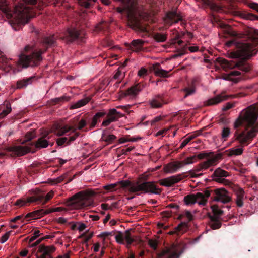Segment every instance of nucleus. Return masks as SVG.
Masks as SVG:
<instances>
[{"label": "nucleus", "mask_w": 258, "mask_h": 258, "mask_svg": "<svg viewBox=\"0 0 258 258\" xmlns=\"http://www.w3.org/2000/svg\"><path fill=\"white\" fill-rule=\"evenodd\" d=\"M34 48V46L30 45H27L24 47V50L19 55V58L16 62L17 67L25 69L28 67H36L40 64L43 60L42 54L46 50H35L30 54H27L33 50Z\"/></svg>", "instance_id": "1"}, {"label": "nucleus", "mask_w": 258, "mask_h": 258, "mask_svg": "<svg viewBox=\"0 0 258 258\" xmlns=\"http://www.w3.org/2000/svg\"><path fill=\"white\" fill-rule=\"evenodd\" d=\"M95 194L92 190L81 191L67 200L66 204L71 210H79L91 206Z\"/></svg>", "instance_id": "2"}, {"label": "nucleus", "mask_w": 258, "mask_h": 258, "mask_svg": "<svg viewBox=\"0 0 258 258\" xmlns=\"http://www.w3.org/2000/svg\"><path fill=\"white\" fill-rule=\"evenodd\" d=\"M116 11L122 13L123 11L126 10L127 13V25L136 31L146 32L148 31L147 26L143 25L140 22L139 18L137 17V7L136 5L131 3L127 7L122 9L116 8Z\"/></svg>", "instance_id": "3"}, {"label": "nucleus", "mask_w": 258, "mask_h": 258, "mask_svg": "<svg viewBox=\"0 0 258 258\" xmlns=\"http://www.w3.org/2000/svg\"><path fill=\"white\" fill-rule=\"evenodd\" d=\"M242 46V49L231 52L229 54L228 57L231 58H241V60L235 63V68H237L239 70L247 73L251 69V66L245 61V59L249 56L250 45L248 44H245Z\"/></svg>", "instance_id": "4"}, {"label": "nucleus", "mask_w": 258, "mask_h": 258, "mask_svg": "<svg viewBox=\"0 0 258 258\" xmlns=\"http://www.w3.org/2000/svg\"><path fill=\"white\" fill-rule=\"evenodd\" d=\"M135 230L131 228L124 232H118L115 238L118 243L125 245L127 248H130L132 244H141L142 242L139 236L135 233Z\"/></svg>", "instance_id": "5"}, {"label": "nucleus", "mask_w": 258, "mask_h": 258, "mask_svg": "<svg viewBox=\"0 0 258 258\" xmlns=\"http://www.w3.org/2000/svg\"><path fill=\"white\" fill-rule=\"evenodd\" d=\"M130 192H137L141 191L143 193L160 194L162 192L161 189L158 188L155 182L148 181L140 183L137 182L133 183L128 188Z\"/></svg>", "instance_id": "6"}, {"label": "nucleus", "mask_w": 258, "mask_h": 258, "mask_svg": "<svg viewBox=\"0 0 258 258\" xmlns=\"http://www.w3.org/2000/svg\"><path fill=\"white\" fill-rule=\"evenodd\" d=\"M258 132V124L253 126L250 130L245 132L243 131L238 135L235 140H237L241 145H245L247 142L251 140Z\"/></svg>", "instance_id": "7"}, {"label": "nucleus", "mask_w": 258, "mask_h": 258, "mask_svg": "<svg viewBox=\"0 0 258 258\" xmlns=\"http://www.w3.org/2000/svg\"><path fill=\"white\" fill-rule=\"evenodd\" d=\"M215 196L213 197V201H220L225 204L231 201V197L229 192L224 188H217L213 190Z\"/></svg>", "instance_id": "8"}, {"label": "nucleus", "mask_w": 258, "mask_h": 258, "mask_svg": "<svg viewBox=\"0 0 258 258\" xmlns=\"http://www.w3.org/2000/svg\"><path fill=\"white\" fill-rule=\"evenodd\" d=\"M243 117L244 121L247 123V126L246 129H247L248 127L252 126L255 122L258 117V114L256 113L255 108L251 106L247 108Z\"/></svg>", "instance_id": "9"}, {"label": "nucleus", "mask_w": 258, "mask_h": 258, "mask_svg": "<svg viewBox=\"0 0 258 258\" xmlns=\"http://www.w3.org/2000/svg\"><path fill=\"white\" fill-rule=\"evenodd\" d=\"M184 173L177 174L176 175L172 176L167 178L160 179L159 183L162 186L166 187L172 186L175 184L179 182L182 179L188 177V175H183Z\"/></svg>", "instance_id": "10"}, {"label": "nucleus", "mask_w": 258, "mask_h": 258, "mask_svg": "<svg viewBox=\"0 0 258 258\" xmlns=\"http://www.w3.org/2000/svg\"><path fill=\"white\" fill-rule=\"evenodd\" d=\"M84 38L85 34L83 31L72 28L67 30V36L64 39L67 42H72L77 40L83 41Z\"/></svg>", "instance_id": "11"}, {"label": "nucleus", "mask_w": 258, "mask_h": 258, "mask_svg": "<svg viewBox=\"0 0 258 258\" xmlns=\"http://www.w3.org/2000/svg\"><path fill=\"white\" fill-rule=\"evenodd\" d=\"M164 24L166 26H170L174 23L182 20V17L179 13L176 12H169L167 13L165 17L163 18Z\"/></svg>", "instance_id": "12"}, {"label": "nucleus", "mask_w": 258, "mask_h": 258, "mask_svg": "<svg viewBox=\"0 0 258 258\" xmlns=\"http://www.w3.org/2000/svg\"><path fill=\"white\" fill-rule=\"evenodd\" d=\"M221 155L219 154L212 158L207 159L205 161L199 163L196 166L197 168V171L199 172L202 171L207 169L211 166L216 165L217 161L221 159Z\"/></svg>", "instance_id": "13"}, {"label": "nucleus", "mask_w": 258, "mask_h": 258, "mask_svg": "<svg viewBox=\"0 0 258 258\" xmlns=\"http://www.w3.org/2000/svg\"><path fill=\"white\" fill-rule=\"evenodd\" d=\"M211 209L213 215H211L210 213L208 214V216L210 220L216 222V226L221 225L220 219V216L223 214V211L216 204L211 206Z\"/></svg>", "instance_id": "14"}, {"label": "nucleus", "mask_w": 258, "mask_h": 258, "mask_svg": "<svg viewBox=\"0 0 258 258\" xmlns=\"http://www.w3.org/2000/svg\"><path fill=\"white\" fill-rule=\"evenodd\" d=\"M49 212H45L43 209L38 210L32 212L28 213L22 220L23 223L22 226L24 225L30 224L31 222H27V221H31V220L37 219L39 218L43 215L48 214Z\"/></svg>", "instance_id": "15"}, {"label": "nucleus", "mask_w": 258, "mask_h": 258, "mask_svg": "<svg viewBox=\"0 0 258 258\" xmlns=\"http://www.w3.org/2000/svg\"><path fill=\"white\" fill-rule=\"evenodd\" d=\"M7 150L13 152L17 156H22L29 153L31 148L28 146H14L7 148Z\"/></svg>", "instance_id": "16"}, {"label": "nucleus", "mask_w": 258, "mask_h": 258, "mask_svg": "<svg viewBox=\"0 0 258 258\" xmlns=\"http://www.w3.org/2000/svg\"><path fill=\"white\" fill-rule=\"evenodd\" d=\"M183 251L181 246L175 243L172 244L166 250V253L168 254V258H179Z\"/></svg>", "instance_id": "17"}, {"label": "nucleus", "mask_w": 258, "mask_h": 258, "mask_svg": "<svg viewBox=\"0 0 258 258\" xmlns=\"http://www.w3.org/2000/svg\"><path fill=\"white\" fill-rule=\"evenodd\" d=\"M141 90V85L137 84L125 90L123 93V96L124 97H129L132 99L136 98Z\"/></svg>", "instance_id": "18"}, {"label": "nucleus", "mask_w": 258, "mask_h": 258, "mask_svg": "<svg viewBox=\"0 0 258 258\" xmlns=\"http://www.w3.org/2000/svg\"><path fill=\"white\" fill-rule=\"evenodd\" d=\"M182 167L183 163L181 161H173L164 165L163 171L165 173H174Z\"/></svg>", "instance_id": "19"}, {"label": "nucleus", "mask_w": 258, "mask_h": 258, "mask_svg": "<svg viewBox=\"0 0 258 258\" xmlns=\"http://www.w3.org/2000/svg\"><path fill=\"white\" fill-rule=\"evenodd\" d=\"M164 99L163 95H156L149 102V104L152 108H161L164 104H166Z\"/></svg>", "instance_id": "20"}, {"label": "nucleus", "mask_w": 258, "mask_h": 258, "mask_svg": "<svg viewBox=\"0 0 258 258\" xmlns=\"http://www.w3.org/2000/svg\"><path fill=\"white\" fill-rule=\"evenodd\" d=\"M177 219L181 221L178 226H186L189 222L194 220V216L190 211H185L178 216Z\"/></svg>", "instance_id": "21"}, {"label": "nucleus", "mask_w": 258, "mask_h": 258, "mask_svg": "<svg viewBox=\"0 0 258 258\" xmlns=\"http://www.w3.org/2000/svg\"><path fill=\"white\" fill-rule=\"evenodd\" d=\"M210 196V191L205 190L203 193L197 192L195 194L196 202L199 205H205L207 202V198Z\"/></svg>", "instance_id": "22"}, {"label": "nucleus", "mask_w": 258, "mask_h": 258, "mask_svg": "<svg viewBox=\"0 0 258 258\" xmlns=\"http://www.w3.org/2000/svg\"><path fill=\"white\" fill-rule=\"evenodd\" d=\"M230 96L220 94L216 96L208 99L206 102V106H211L216 105L223 101L227 100Z\"/></svg>", "instance_id": "23"}, {"label": "nucleus", "mask_w": 258, "mask_h": 258, "mask_svg": "<svg viewBox=\"0 0 258 258\" xmlns=\"http://www.w3.org/2000/svg\"><path fill=\"white\" fill-rule=\"evenodd\" d=\"M216 61L225 71L235 68V63L233 61H228L225 58L218 57L216 59Z\"/></svg>", "instance_id": "24"}, {"label": "nucleus", "mask_w": 258, "mask_h": 258, "mask_svg": "<svg viewBox=\"0 0 258 258\" xmlns=\"http://www.w3.org/2000/svg\"><path fill=\"white\" fill-rule=\"evenodd\" d=\"M76 128L72 126H68L67 125L63 126L57 125L56 128L54 130L53 132L57 136H62L68 132L69 131H72V132H75Z\"/></svg>", "instance_id": "25"}, {"label": "nucleus", "mask_w": 258, "mask_h": 258, "mask_svg": "<svg viewBox=\"0 0 258 258\" xmlns=\"http://www.w3.org/2000/svg\"><path fill=\"white\" fill-rule=\"evenodd\" d=\"M54 237V235H47L45 236L41 237L40 238L37 239L35 242L32 243L33 241L37 238V235L32 236L29 240L28 243L29 244L30 247H34L37 246L42 241L46 240L48 239L52 238Z\"/></svg>", "instance_id": "26"}, {"label": "nucleus", "mask_w": 258, "mask_h": 258, "mask_svg": "<svg viewBox=\"0 0 258 258\" xmlns=\"http://www.w3.org/2000/svg\"><path fill=\"white\" fill-rule=\"evenodd\" d=\"M236 196L235 203L237 207H241L243 205V199L245 195L244 190L241 188H238L235 190Z\"/></svg>", "instance_id": "27"}, {"label": "nucleus", "mask_w": 258, "mask_h": 258, "mask_svg": "<svg viewBox=\"0 0 258 258\" xmlns=\"http://www.w3.org/2000/svg\"><path fill=\"white\" fill-rule=\"evenodd\" d=\"M145 41L141 39H137L133 40L131 44L130 45V49L135 52H138L141 50Z\"/></svg>", "instance_id": "28"}, {"label": "nucleus", "mask_w": 258, "mask_h": 258, "mask_svg": "<svg viewBox=\"0 0 258 258\" xmlns=\"http://www.w3.org/2000/svg\"><path fill=\"white\" fill-rule=\"evenodd\" d=\"M122 116V114L114 108L109 109L107 114V118L111 120V122L116 121L118 118Z\"/></svg>", "instance_id": "29"}, {"label": "nucleus", "mask_w": 258, "mask_h": 258, "mask_svg": "<svg viewBox=\"0 0 258 258\" xmlns=\"http://www.w3.org/2000/svg\"><path fill=\"white\" fill-rule=\"evenodd\" d=\"M56 250V248L53 246H45L41 244L39 247V251L40 252H43V255H48L50 253L54 252Z\"/></svg>", "instance_id": "30"}, {"label": "nucleus", "mask_w": 258, "mask_h": 258, "mask_svg": "<svg viewBox=\"0 0 258 258\" xmlns=\"http://www.w3.org/2000/svg\"><path fill=\"white\" fill-rule=\"evenodd\" d=\"M229 175V173L226 171L220 168H218L214 171L212 177H215V179L224 178V177H228Z\"/></svg>", "instance_id": "31"}, {"label": "nucleus", "mask_w": 258, "mask_h": 258, "mask_svg": "<svg viewBox=\"0 0 258 258\" xmlns=\"http://www.w3.org/2000/svg\"><path fill=\"white\" fill-rule=\"evenodd\" d=\"M188 227H175L173 230L169 232L171 235L179 236L183 234L188 229Z\"/></svg>", "instance_id": "32"}, {"label": "nucleus", "mask_w": 258, "mask_h": 258, "mask_svg": "<svg viewBox=\"0 0 258 258\" xmlns=\"http://www.w3.org/2000/svg\"><path fill=\"white\" fill-rule=\"evenodd\" d=\"M106 114V112L105 110H102L100 112H97L93 117L91 123V127H94L97 124L98 120L101 117H104Z\"/></svg>", "instance_id": "33"}, {"label": "nucleus", "mask_w": 258, "mask_h": 258, "mask_svg": "<svg viewBox=\"0 0 258 258\" xmlns=\"http://www.w3.org/2000/svg\"><path fill=\"white\" fill-rule=\"evenodd\" d=\"M49 145V141L44 138H39L35 144L36 148L41 149L46 148Z\"/></svg>", "instance_id": "34"}, {"label": "nucleus", "mask_w": 258, "mask_h": 258, "mask_svg": "<svg viewBox=\"0 0 258 258\" xmlns=\"http://www.w3.org/2000/svg\"><path fill=\"white\" fill-rule=\"evenodd\" d=\"M4 105L6 106V108L4 109L0 113V119L4 118L12 111L11 105L9 102L5 101L4 102Z\"/></svg>", "instance_id": "35"}, {"label": "nucleus", "mask_w": 258, "mask_h": 258, "mask_svg": "<svg viewBox=\"0 0 258 258\" xmlns=\"http://www.w3.org/2000/svg\"><path fill=\"white\" fill-rule=\"evenodd\" d=\"M89 99L87 98L79 100L77 102L70 106L71 109H74L80 108L87 104L89 102Z\"/></svg>", "instance_id": "36"}, {"label": "nucleus", "mask_w": 258, "mask_h": 258, "mask_svg": "<svg viewBox=\"0 0 258 258\" xmlns=\"http://www.w3.org/2000/svg\"><path fill=\"white\" fill-rule=\"evenodd\" d=\"M55 42V40L53 36L45 37L43 38L42 43L47 46H52Z\"/></svg>", "instance_id": "37"}, {"label": "nucleus", "mask_w": 258, "mask_h": 258, "mask_svg": "<svg viewBox=\"0 0 258 258\" xmlns=\"http://www.w3.org/2000/svg\"><path fill=\"white\" fill-rule=\"evenodd\" d=\"M184 202L186 205H190L196 203L195 194H190L184 197Z\"/></svg>", "instance_id": "38"}, {"label": "nucleus", "mask_w": 258, "mask_h": 258, "mask_svg": "<svg viewBox=\"0 0 258 258\" xmlns=\"http://www.w3.org/2000/svg\"><path fill=\"white\" fill-rule=\"evenodd\" d=\"M153 38L158 42H163L166 40L167 35L165 34L157 33L154 34Z\"/></svg>", "instance_id": "39"}, {"label": "nucleus", "mask_w": 258, "mask_h": 258, "mask_svg": "<svg viewBox=\"0 0 258 258\" xmlns=\"http://www.w3.org/2000/svg\"><path fill=\"white\" fill-rule=\"evenodd\" d=\"M29 8H24L22 11L18 10V17L20 19L23 20L27 18L28 15Z\"/></svg>", "instance_id": "40"}, {"label": "nucleus", "mask_w": 258, "mask_h": 258, "mask_svg": "<svg viewBox=\"0 0 258 258\" xmlns=\"http://www.w3.org/2000/svg\"><path fill=\"white\" fill-rule=\"evenodd\" d=\"M242 148L231 149L229 150L228 156H237L241 155L243 153Z\"/></svg>", "instance_id": "41"}, {"label": "nucleus", "mask_w": 258, "mask_h": 258, "mask_svg": "<svg viewBox=\"0 0 258 258\" xmlns=\"http://www.w3.org/2000/svg\"><path fill=\"white\" fill-rule=\"evenodd\" d=\"M197 156L196 155H194L192 156L188 157L186 158L184 160L181 161L183 163V166L185 165H188L192 164L195 162L196 161Z\"/></svg>", "instance_id": "42"}, {"label": "nucleus", "mask_w": 258, "mask_h": 258, "mask_svg": "<svg viewBox=\"0 0 258 258\" xmlns=\"http://www.w3.org/2000/svg\"><path fill=\"white\" fill-rule=\"evenodd\" d=\"M182 91L185 93L184 98L187 97L188 96L194 94L196 91V87L192 86L190 88H185L182 89Z\"/></svg>", "instance_id": "43"}, {"label": "nucleus", "mask_w": 258, "mask_h": 258, "mask_svg": "<svg viewBox=\"0 0 258 258\" xmlns=\"http://www.w3.org/2000/svg\"><path fill=\"white\" fill-rule=\"evenodd\" d=\"M234 44L236 46L239 48V49H242L243 45L245 44L246 43H237L235 41V39H233L232 40L228 41L225 43V45L227 46L228 47H230L232 44Z\"/></svg>", "instance_id": "44"}, {"label": "nucleus", "mask_w": 258, "mask_h": 258, "mask_svg": "<svg viewBox=\"0 0 258 258\" xmlns=\"http://www.w3.org/2000/svg\"><path fill=\"white\" fill-rule=\"evenodd\" d=\"M226 33L231 36H236L238 38H242L245 36L243 33H238L237 32L231 29L227 30Z\"/></svg>", "instance_id": "45"}, {"label": "nucleus", "mask_w": 258, "mask_h": 258, "mask_svg": "<svg viewBox=\"0 0 258 258\" xmlns=\"http://www.w3.org/2000/svg\"><path fill=\"white\" fill-rule=\"evenodd\" d=\"M36 136V134L35 131L30 132L27 133L25 135L26 140L22 142V144H24L26 142L31 141L32 139L34 138Z\"/></svg>", "instance_id": "46"}, {"label": "nucleus", "mask_w": 258, "mask_h": 258, "mask_svg": "<svg viewBox=\"0 0 258 258\" xmlns=\"http://www.w3.org/2000/svg\"><path fill=\"white\" fill-rule=\"evenodd\" d=\"M230 133V128L228 127H225L223 128L221 132V137L224 141H225L227 138L229 136Z\"/></svg>", "instance_id": "47"}, {"label": "nucleus", "mask_w": 258, "mask_h": 258, "mask_svg": "<svg viewBox=\"0 0 258 258\" xmlns=\"http://www.w3.org/2000/svg\"><path fill=\"white\" fill-rule=\"evenodd\" d=\"M199 171H197V168L195 167L194 169L189 170L188 173L190 178H197L203 175V173H197Z\"/></svg>", "instance_id": "48"}, {"label": "nucleus", "mask_w": 258, "mask_h": 258, "mask_svg": "<svg viewBox=\"0 0 258 258\" xmlns=\"http://www.w3.org/2000/svg\"><path fill=\"white\" fill-rule=\"evenodd\" d=\"M214 181L218 183L223 184V185L226 186H230L232 185V182L230 181L225 178H218L217 179H214Z\"/></svg>", "instance_id": "49"}, {"label": "nucleus", "mask_w": 258, "mask_h": 258, "mask_svg": "<svg viewBox=\"0 0 258 258\" xmlns=\"http://www.w3.org/2000/svg\"><path fill=\"white\" fill-rule=\"evenodd\" d=\"M148 244L154 250L157 249L158 242L155 239H150L148 240Z\"/></svg>", "instance_id": "50"}, {"label": "nucleus", "mask_w": 258, "mask_h": 258, "mask_svg": "<svg viewBox=\"0 0 258 258\" xmlns=\"http://www.w3.org/2000/svg\"><path fill=\"white\" fill-rule=\"evenodd\" d=\"M116 138V136L114 135L104 136L103 137V140L109 144L111 143Z\"/></svg>", "instance_id": "51"}, {"label": "nucleus", "mask_w": 258, "mask_h": 258, "mask_svg": "<svg viewBox=\"0 0 258 258\" xmlns=\"http://www.w3.org/2000/svg\"><path fill=\"white\" fill-rule=\"evenodd\" d=\"M171 70H172V69H170L169 71H166V70L161 69L160 70L159 72H158V73H157L156 75V76H158V77H164V78L167 77L168 76V73Z\"/></svg>", "instance_id": "52"}, {"label": "nucleus", "mask_w": 258, "mask_h": 258, "mask_svg": "<svg viewBox=\"0 0 258 258\" xmlns=\"http://www.w3.org/2000/svg\"><path fill=\"white\" fill-rule=\"evenodd\" d=\"M244 121L243 117H239L235 121L234 123V127L235 128H238L240 126Z\"/></svg>", "instance_id": "53"}, {"label": "nucleus", "mask_w": 258, "mask_h": 258, "mask_svg": "<svg viewBox=\"0 0 258 258\" xmlns=\"http://www.w3.org/2000/svg\"><path fill=\"white\" fill-rule=\"evenodd\" d=\"M26 201H27V199L26 200L19 199L16 202L15 205L19 206L20 207L27 206L28 202Z\"/></svg>", "instance_id": "54"}, {"label": "nucleus", "mask_w": 258, "mask_h": 258, "mask_svg": "<svg viewBox=\"0 0 258 258\" xmlns=\"http://www.w3.org/2000/svg\"><path fill=\"white\" fill-rule=\"evenodd\" d=\"M65 178L66 176L64 175H62L57 178L50 180L49 182L52 184H58L61 182Z\"/></svg>", "instance_id": "55"}, {"label": "nucleus", "mask_w": 258, "mask_h": 258, "mask_svg": "<svg viewBox=\"0 0 258 258\" xmlns=\"http://www.w3.org/2000/svg\"><path fill=\"white\" fill-rule=\"evenodd\" d=\"M240 75H241V73L239 71H231L230 73H229L228 74H226L225 75L226 77H225L224 79L230 80L229 79V77L230 76H240Z\"/></svg>", "instance_id": "56"}, {"label": "nucleus", "mask_w": 258, "mask_h": 258, "mask_svg": "<svg viewBox=\"0 0 258 258\" xmlns=\"http://www.w3.org/2000/svg\"><path fill=\"white\" fill-rule=\"evenodd\" d=\"M43 196H39L38 197L32 196L27 198V201L29 203L35 202L38 201H40L43 199Z\"/></svg>", "instance_id": "57"}, {"label": "nucleus", "mask_w": 258, "mask_h": 258, "mask_svg": "<svg viewBox=\"0 0 258 258\" xmlns=\"http://www.w3.org/2000/svg\"><path fill=\"white\" fill-rule=\"evenodd\" d=\"M152 70L153 71L155 75L158 73L160 70L161 69L160 64L159 63L154 64L151 67Z\"/></svg>", "instance_id": "58"}, {"label": "nucleus", "mask_w": 258, "mask_h": 258, "mask_svg": "<svg viewBox=\"0 0 258 258\" xmlns=\"http://www.w3.org/2000/svg\"><path fill=\"white\" fill-rule=\"evenodd\" d=\"M12 233L11 231H8L6 232L2 237H1L0 239V242L2 243H5L9 238L11 233Z\"/></svg>", "instance_id": "59"}, {"label": "nucleus", "mask_w": 258, "mask_h": 258, "mask_svg": "<svg viewBox=\"0 0 258 258\" xmlns=\"http://www.w3.org/2000/svg\"><path fill=\"white\" fill-rule=\"evenodd\" d=\"M138 75L140 77H144L147 75V70L145 68H142L138 72Z\"/></svg>", "instance_id": "60"}, {"label": "nucleus", "mask_w": 258, "mask_h": 258, "mask_svg": "<svg viewBox=\"0 0 258 258\" xmlns=\"http://www.w3.org/2000/svg\"><path fill=\"white\" fill-rule=\"evenodd\" d=\"M117 184H111L104 186L103 188L109 191H112L114 190L115 187L116 186Z\"/></svg>", "instance_id": "61"}, {"label": "nucleus", "mask_w": 258, "mask_h": 258, "mask_svg": "<svg viewBox=\"0 0 258 258\" xmlns=\"http://www.w3.org/2000/svg\"><path fill=\"white\" fill-rule=\"evenodd\" d=\"M234 103L228 102L222 108L223 111H226L234 106Z\"/></svg>", "instance_id": "62"}, {"label": "nucleus", "mask_w": 258, "mask_h": 258, "mask_svg": "<svg viewBox=\"0 0 258 258\" xmlns=\"http://www.w3.org/2000/svg\"><path fill=\"white\" fill-rule=\"evenodd\" d=\"M67 141V138L62 137L56 140V144L58 146H61L63 145Z\"/></svg>", "instance_id": "63"}, {"label": "nucleus", "mask_w": 258, "mask_h": 258, "mask_svg": "<svg viewBox=\"0 0 258 258\" xmlns=\"http://www.w3.org/2000/svg\"><path fill=\"white\" fill-rule=\"evenodd\" d=\"M26 86V84H25L24 79L20 80L17 83V88L18 89H21L24 88Z\"/></svg>", "instance_id": "64"}]
</instances>
